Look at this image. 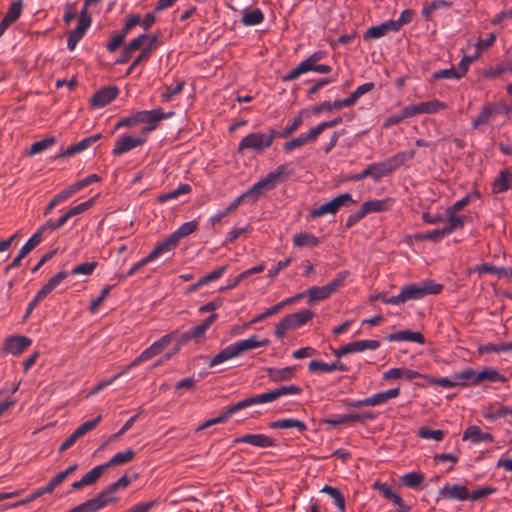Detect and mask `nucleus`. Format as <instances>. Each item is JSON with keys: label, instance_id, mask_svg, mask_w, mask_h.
<instances>
[{"label": "nucleus", "instance_id": "57", "mask_svg": "<svg viewBox=\"0 0 512 512\" xmlns=\"http://www.w3.org/2000/svg\"><path fill=\"white\" fill-rule=\"evenodd\" d=\"M101 415L82 423L74 432L79 438L83 437L86 433L92 431L100 423Z\"/></svg>", "mask_w": 512, "mask_h": 512}, {"label": "nucleus", "instance_id": "60", "mask_svg": "<svg viewBox=\"0 0 512 512\" xmlns=\"http://www.w3.org/2000/svg\"><path fill=\"white\" fill-rule=\"evenodd\" d=\"M433 80H440V79H456L459 80L460 73H457V70L454 67H450L447 69H441L433 72L432 74Z\"/></svg>", "mask_w": 512, "mask_h": 512}, {"label": "nucleus", "instance_id": "13", "mask_svg": "<svg viewBox=\"0 0 512 512\" xmlns=\"http://www.w3.org/2000/svg\"><path fill=\"white\" fill-rule=\"evenodd\" d=\"M31 344L32 340L26 336H11L6 339L4 350L12 355H19Z\"/></svg>", "mask_w": 512, "mask_h": 512}, {"label": "nucleus", "instance_id": "25", "mask_svg": "<svg viewBox=\"0 0 512 512\" xmlns=\"http://www.w3.org/2000/svg\"><path fill=\"white\" fill-rule=\"evenodd\" d=\"M177 332H171L164 336H162L159 340L155 341L144 351L151 359L156 355L160 354L167 346L171 344V342L176 338Z\"/></svg>", "mask_w": 512, "mask_h": 512}, {"label": "nucleus", "instance_id": "55", "mask_svg": "<svg viewBox=\"0 0 512 512\" xmlns=\"http://www.w3.org/2000/svg\"><path fill=\"white\" fill-rule=\"evenodd\" d=\"M350 275V272L347 270L340 271L336 274L335 278L326 284L331 291V293H335L339 288L343 287L346 279Z\"/></svg>", "mask_w": 512, "mask_h": 512}, {"label": "nucleus", "instance_id": "62", "mask_svg": "<svg viewBox=\"0 0 512 512\" xmlns=\"http://www.w3.org/2000/svg\"><path fill=\"white\" fill-rule=\"evenodd\" d=\"M42 241H43V238L40 236V233L35 232L19 250V251H21V255L26 256L30 251H32Z\"/></svg>", "mask_w": 512, "mask_h": 512}, {"label": "nucleus", "instance_id": "11", "mask_svg": "<svg viewBox=\"0 0 512 512\" xmlns=\"http://www.w3.org/2000/svg\"><path fill=\"white\" fill-rule=\"evenodd\" d=\"M147 141V136L143 134L137 135H123L116 139L114 148L112 149L113 156H120L137 147L142 146Z\"/></svg>", "mask_w": 512, "mask_h": 512}, {"label": "nucleus", "instance_id": "24", "mask_svg": "<svg viewBox=\"0 0 512 512\" xmlns=\"http://www.w3.org/2000/svg\"><path fill=\"white\" fill-rule=\"evenodd\" d=\"M500 112V107L496 104H489L483 107L479 115L472 121L473 128L492 122Z\"/></svg>", "mask_w": 512, "mask_h": 512}, {"label": "nucleus", "instance_id": "32", "mask_svg": "<svg viewBox=\"0 0 512 512\" xmlns=\"http://www.w3.org/2000/svg\"><path fill=\"white\" fill-rule=\"evenodd\" d=\"M294 247H317L320 244V240L314 234L309 232H300L293 236L292 239Z\"/></svg>", "mask_w": 512, "mask_h": 512}, {"label": "nucleus", "instance_id": "61", "mask_svg": "<svg viewBox=\"0 0 512 512\" xmlns=\"http://www.w3.org/2000/svg\"><path fill=\"white\" fill-rule=\"evenodd\" d=\"M54 143H55L54 137L45 138L40 141L34 142L30 148V155H35V154L41 153V152L45 151L46 149H48L50 146H52Z\"/></svg>", "mask_w": 512, "mask_h": 512}, {"label": "nucleus", "instance_id": "14", "mask_svg": "<svg viewBox=\"0 0 512 512\" xmlns=\"http://www.w3.org/2000/svg\"><path fill=\"white\" fill-rule=\"evenodd\" d=\"M439 496L449 500L464 501L469 498V491L463 485L446 484L439 490Z\"/></svg>", "mask_w": 512, "mask_h": 512}, {"label": "nucleus", "instance_id": "19", "mask_svg": "<svg viewBox=\"0 0 512 512\" xmlns=\"http://www.w3.org/2000/svg\"><path fill=\"white\" fill-rule=\"evenodd\" d=\"M462 440H469L474 444L480 442H493L494 436L491 433L483 432L477 425H470L464 431Z\"/></svg>", "mask_w": 512, "mask_h": 512}, {"label": "nucleus", "instance_id": "59", "mask_svg": "<svg viewBox=\"0 0 512 512\" xmlns=\"http://www.w3.org/2000/svg\"><path fill=\"white\" fill-rule=\"evenodd\" d=\"M423 481L424 476L418 472H409L402 477V482L409 488L418 487Z\"/></svg>", "mask_w": 512, "mask_h": 512}, {"label": "nucleus", "instance_id": "31", "mask_svg": "<svg viewBox=\"0 0 512 512\" xmlns=\"http://www.w3.org/2000/svg\"><path fill=\"white\" fill-rule=\"evenodd\" d=\"M89 27L90 25L88 23L78 22L76 28H74L68 33V50L73 51L76 48L78 42L84 37Z\"/></svg>", "mask_w": 512, "mask_h": 512}, {"label": "nucleus", "instance_id": "52", "mask_svg": "<svg viewBox=\"0 0 512 512\" xmlns=\"http://www.w3.org/2000/svg\"><path fill=\"white\" fill-rule=\"evenodd\" d=\"M105 470H107V465L102 464L95 466L82 477L83 483L86 486L94 484Z\"/></svg>", "mask_w": 512, "mask_h": 512}, {"label": "nucleus", "instance_id": "47", "mask_svg": "<svg viewBox=\"0 0 512 512\" xmlns=\"http://www.w3.org/2000/svg\"><path fill=\"white\" fill-rule=\"evenodd\" d=\"M374 87L375 84L373 82H367L358 86L348 97L345 98L346 103L349 107L354 105L360 97L373 90Z\"/></svg>", "mask_w": 512, "mask_h": 512}, {"label": "nucleus", "instance_id": "64", "mask_svg": "<svg viewBox=\"0 0 512 512\" xmlns=\"http://www.w3.org/2000/svg\"><path fill=\"white\" fill-rule=\"evenodd\" d=\"M21 12H22V2L15 1L10 5L4 18H6L9 22L13 23L20 17Z\"/></svg>", "mask_w": 512, "mask_h": 512}, {"label": "nucleus", "instance_id": "8", "mask_svg": "<svg viewBox=\"0 0 512 512\" xmlns=\"http://www.w3.org/2000/svg\"><path fill=\"white\" fill-rule=\"evenodd\" d=\"M327 53L323 50H318L312 53L309 57L301 61L295 68L290 70L282 77L283 82H289L297 79L304 73L313 71L318 62L326 57Z\"/></svg>", "mask_w": 512, "mask_h": 512}, {"label": "nucleus", "instance_id": "53", "mask_svg": "<svg viewBox=\"0 0 512 512\" xmlns=\"http://www.w3.org/2000/svg\"><path fill=\"white\" fill-rule=\"evenodd\" d=\"M185 85L184 81H179L175 85L166 86L165 90L161 94V99L163 102H169L173 99L174 96L181 93Z\"/></svg>", "mask_w": 512, "mask_h": 512}, {"label": "nucleus", "instance_id": "20", "mask_svg": "<svg viewBox=\"0 0 512 512\" xmlns=\"http://www.w3.org/2000/svg\"><path fill=\"white\" fill-rule=\"evenodd\" d=\"M388 32H398L393 24V20L385 21L379 25L371 26L364 34V40H374L385 36Z\"/></svg>", "mask_w": 512, "mask_h": 512}, {"label": "nucleus", "instance_id": "1", "mask_svg": "<svg viewBox=\"0 0 512 512\" xmlns=\"http://www.w3.org/2000/svg\"><path fill=\"white\" fill-rule=\"evenodd\" d=\"M292 173L293 171L289 169L287 164L277 166L273 171H270L265 177L234 199L226 209L229 213L234 211L246 198H253L254 201H257L262 194L274 189L279 183L289 178Z\"/></svg>", "mask_w": 512, "mask_h": 512}, {"label": "nucleus", "instance_id": "48", "mask_svg": "<svg viewBox=\"0 0 512 512\" xmlns=\"http://www.w3.org/2000/svg\"><path fill=\"white\" fill-rule=\"evenodd\" d=\"M473 272H477L478 274H496L499 278H506L507 277V269L504 267H496L491 264H481L476 265L473 269Z\"/></svg>", "mask_w": 512, "mask_h": 512}, {"label": "nucleus", "instance_id": "46", "mask_svg": "<svg viewBox=\"0 0 512 512\" xmlns=\"http://www.w3.org/2000/svg\"><path fill=\"white\" fill-rule=\"evenodd\" d=\"M198 228V222L196 220H192L189 222L183 223L179 226L174 232H172V236L179 242L182 238H185L192 233H194Z\"/></svg>", "mask_w": 512, "mask_h": 512}, {"label": "nucleus", "instance_id": "12", "mask_svg": "<svg viewBox=\"0 0 512 512\" xmlns=\"http://www.w3.org/2000/svg\"><path fill=\"white\" fill-rule=\"evenodd\" d=\"M234 444L247 443L259 448H269L274 446V439L265 434H245L234 439Z\"/></svg>", "mask_w": 512, "mask_h": 512}, {"label": "nucleus", "instance_id": "29", "mask_svg": "<svg viewBox=\"0 0 512 512\" xmlns=\"http://www.w3.org/2000/svg\"><path fill=\"white\" fill-rule=\"evenodd\" d=\"M271 429H292L295 428L299 432H304L307 429V425L304 421L294 418L278 419L269 423Z\"/></svg>", "mask_w": 512, "mask_h": 512}, {"label": "nucleus", "instance_id": "42", "mask_svg": "<svg viewBox=\"0 0 512 512\" xmlns=\"http://www.w3.org/2000/svg\"><path fill=\"white\" fill-rule=\"evenodd\" d=\"M321 492L326 493L328 496H330L333 499V502L335 506L340 510V512L346 511V504H345V498L341 491L338 488L325 485Z\"/></svg>", "mask_w": 512, "mask_h": 512}, {"label": "nucleus", "instance_id": "63", "mask_svg": "<svg viewBox=\"0 0 512 512\" xmlns=\"http://www.w3.org/2000/svg\"><path fill=\"white\" fill-rule=\"evenodd\" d=\"M444 431L432 430L429 428H421L418 431V436L422 439H433L435 441H441L444 438Z\"/></svg>", "mask_w": 512, "mask_h": 512}, {"label": "nucleus", "instance_id": "22", "mask_svg": "<svg viewBox=\"0 0 512 512\" xmlns=\"http://www.w3.org/2000/svg\"><path fill=\"white\" fill-rule=\"evenodd\" d=\"M389 342H414L418 344H424L425 338L422 333L418 331L400 330L395 333H391L387 336Z\"/></svg>", "mask_w": 512, "mask_h": 512}, {"label": "nucleus", "instance_id": "45", "mask_svg": "<svg viewBox=\"0 0 512 512\" xmlns=\"http://www.w3.org/2000/svg\"><path fill=\"white\" fill-rule=\"evenodd\" d=\"M135 456V452L133 449H127L125 451H121L116 453L107 463V469L112 466L124 465L130 462Z\"/></svg>", "mask_w": 512, "mask_h": 512}, {"label": "nucleus", "instance_id": "7", "mask_svg": "<svg viewBox=\"0 0 512 512\" xmlns=\"http://www.w3.org/2000/svg\"><path fill=\"white\" fill-rule=\"evenodd\" d=\"M400 394L399 388H392L386 391L376 393L370 397L360 400L345 399L343 405L346 408H360L365 406H379L387 403L389 400L398 397Z\"/></svg>", "mask_w": 512, "mask_h": 512}, {"label": "nucleus", "instance_id": "4", "mask_svg": "<svg viewBox=\"0 0 512 512\" xmlns=\"http://www.w3.org/2000/svg\"><path fill=\"white\" fill-rule=\"evenodd\" d=\"M276 138H278V131L274 129H269L266 133H249L239 142L237 152L242 153L244 151H249L256 154L262 153L272 146Z\"/></svg>", "mask_w": 512, "mask_h": 512}, {"label": "nucleus", "instance_id": "40", "mask_svg": "<svg viewBox=\"0 0 512 512\" xmlns=\"http://www.w3.org/2000/svg\"><path fill=\"white\" fill-rule=\"evenodd\" d=\"M191 191H192V187L187 183H183V184H180L176 189H174L168 193L160 194L157 197V202L160 204H163L169 200H175L178 197H180L181 195L189 194Z\"/></svg>", "mask_w": 512, "mask_h": 512}, {"label": "nucleus", "instance_id": "5", "mask_svg": "<svg viewBox=\"0 0 512 512\" xmlns=\"http://www.w3.org/2000/svg\"><path fill=\"white\" fill-rule=\"evenodd\" d=\"M443 290V285L434 280H425L419 283H412L402 287L405 302L409 300L422 299L427 295H437Z\"/></svg>", "mask_w": 512, "mask_h": 512}, {"label": "nucleus", "instance_id": "33", "mask_svg": "<svg viewBox=\"0 0 512 512\" xmlns=\"http://www.w3.org/2000/svg\"><path fill=\"white\" fill-rule=\"evenodd\" d=\"M347 345L346 352L349 354L363 352L365 350H376L380 347V342L377 340H357L354 342H350Z\"/></svg>", "mask_w": 512, "mask_h": 512}, {"label": "nucleus", "instance_id": "54", "mask_svg": "<svg viewBox=\"0 0 512 512\" xmlns=\"http://www.w3.org/2000/svg\"><path fill=\"white\" fill-rule=\"evenodd\" d=\"M275 400L279 399L283 396L288 395H299L301 393V388L297 385H287V386H279L277 388L272 389Z\"/></svg>", "mask_w": 512, "mask_h": 512}, {"label": "nucleus", "instance_id": "23", "mask_svg": "<svg viewBox=\"0 0 512 512\" xmlns=\"http://www.w3.org/2000/svg\"><path fill=\"white\" fill-rule=\"evenodd\" d=\"M177 246L178 241L170 234L154 247L148 257L151 261H154L158 257L173 251Z\"/></svg>", "mask_w": 512, "mask_h": 512}, {"label": "nucleus", "instance_id": "30", "mask_svg": "<svg viewBox=\"0 0 512 512\" xmlns=\"http://www.w3.org/2000/svg\"><path fill=\"white\" fill-rule=\"evenodd\" d=\"M217 320V314L212 313L208 316L201 324L189 329L193 340L197 343L203 341L205 339V334L207 330L211 327V325Z\"/></svg>", "mask_w": 512, "mask_h": 512}, {"label": "nucleus", "instance_id": "35", "mask_svg": "<svg viewBox=\"0 0 512 512\" xmlns=\"http://www.w3.org/2000/svg\"><path fill=\"white\" fill-rule=\"evenodd\" d=\"M239 357L233 343L226 346L219 353H217L209 362V367L217 366L225 361Z\"/></svg>", "mask_w": 512, "mask_h": 512}, {"label": "nucleus", "instance_id": "38", "mask_svg": "<svg viewBox=\"0 0 512 512\" xmlns=\"http://www.w3.org/2000/svg\"><path fill=\"white\" fill-rule=\"evenodd\" d=\"M365 215L370 213H377L386 211L390 208V200L389 199H373L364 202L361 205Z\"/></svg>", "mask_w": 512, "mask_h": 512}, {"label": "nucleus", "instance_id": "51", "mask_svg": "<svg viewBox=\"0 0 512 512\" xmlns=\"http://www.w3.org/2000/svg\"><path fill=\"white\" fill-rule=\"evenodd\" d=\"M243 401H244L245 407L247 408V407H250V406L256 405V404H265V403L273 402V401H275V397H274L273 391L270 390V391H267V392H264V393H261L258 395H254L252 397L245 398V399H243Z\"/></svg>", "mask_w": 512, "mask_h": 512}, {"label": "nucleus", "instance_id": "26", "mask_svg": "<svg viewBox=\"0 0 512 512\" xmlns=\"http://www.w3.org/2000/svg\"><path fill=\"white\" fill-rule=\"evenodd\" d=\"M318 135L315 132L314 128H311L308 133H302L298 137L286 142L283 145V149L286 152H291L301 146L305 145L308 142L315 141Z\"/></svg>", "mask_w": 512, "mask_h": 512}, {"label": "nucleus", "instance_id": "37", "mask_svg": "<svg viewBox=\"0 0 512 512\" xmlns=\"http://www.w3.org/2000/svg\"><path fill=\"white\" fill-rule=\"evenodd\" d=\"M454 378L457 386L467 387L477 385V380L475 379L476 371L472 368H467L458 373H455Z\"/></svg>", "mask_w": 512, "mask_h": 512}, {"label": "nucleus", "instance_id": "49", "mask_svg": "<svg viewBox=\"0 0 512 512\" xmlns=\"http://www.w3.org/2000/svg\"><path fill=\"white\" fill-rule=\"evenodd\" d=\"M343 107H349L345 98L334 102L324 101L313 108V114L318 115L325 111L339 110Z\"/></svg>", "mask_w": 512, "mask_h": 512}, {"label": "nucleus", "instance_id": "56", "mask_svg": "<svg viewBox=\"0 0 512 512\" xmlns=\"http://www.w3.org/2000/svg\"><path fill=\"white\" fill-rule=\"evenodd\" d=\"M448 235L449 234L447 233L446 229L443 227L422 233L418 236V239L438 242Z\"/></svg>", "mask_w": 512, "mask_h": 512}, {"label": "nucleus", "instance_id": "10", "mask_svg": "<svg viewBox=\"0 0 512 512\" xmlns=\"http://www.w3.org/2000/svg\"><path fill=\"white\" fill-rule=\"evenodd\" d=\"M250 0H243L244 4L249 3ZM228 8L233 11H242V17L240 22L246 27L256 26L264 21V13L260 8L249 10L246 7H241L240 0H231L228 4Z\"/></svg>", "mask_w": 512, "mask_h": 512}, {"label": "nucleus", "instance_id": "41", "mask_svg": "<svg viewBox=\"0 0 512 512\" xmlns=\"http://www.w3.org/2000/svg\"><path fill=\"white\" fill-rule=\"evenodd\" d=\"M305 294L308 296L309 303L328 299L332 295L327 285L310 287Z\"/></svg>", "mask_w": 512, "mask_h": 512}, {"label": "nucleus", "instance_id": "6", "mask_svg": "<svg viewBox=\"0 0 512 512\" xmlns=\"http://www.w3.org/2000/svg\"><path fill=\"white\" fill-rule=\"evenodd\" d=\"M174 111L164 112L161 108L153 110H142L135 113L136 123L145 124L139 134L147 136V133L156 129L158 124L164 120L172 117Z\"/></svg>", "mask_w": 512, "mask_h": 512}, {"label": "nucleus", "instance_id": "44", "mask_svg": "<svg viewBox=\"0 0 512 512\" xmlns=\"http://www.w3.org/2000/svg\"><path fill=\"white\" fill-rule=\"evenodd\" d=\"M421 114H436L447 108V104L440 100L434 99L426 102L418 103Z\"/></svg>", "mask_w": 512, "mask_h": 512}, {"label": "nucleus", "instance_id": "18", "mask_svg": "<svg viewBox=\"0 0 512 512\" xmlns=\"http://www.w3.org/2000/svg\"><path fill=\"white\" fill-rule=\"evenodd\" d=\"M296 367L287 366L283 368L268 367L266 368L267 376L271 382L279 383L291 380L295 376Z\"/></svg>", "mask_w": 512, "mask_h": 512}, {"label": "nucleus", "instance_id": "17", "mask_svg": "<svg viewBox=\"0 0 512 512\" xmlns=\"http://www.w3.org/2000/svg\"><path fill=\"white\" fill-rule=\"evenodd\" d=\"M117 95L118 89L116 87H105L93 95L91 103L94 107L102 108L111 103L117 97Z\"/></svg>", "mask_w": 512, "mask_h": 512}, {"label": "nucleus", "instance_id": "34", "mask_svg": "<svg viewBox=\"0 0 512 512\" xmlns=\"http://www.w3.org/2000/svg\"><path fill=\"white\" fill-rule=\"evenodd\" d=\"M314 317V313L311 310L305 309L292 314L286 315L292 329L299 328L305 325Z\"/></svg>", "mask_w": 512, "mask_h": 512}, {"label": "nucleus", "instance_id": "16", "mask_svg": "<svg viewBox=\"0 0 512 512\" xmlns=\"http://www.w3.org/2000/svg\"><path fill=\"white\" fill-rule=\"evenodd\" d=\"M308 370L311 373H330L333 371H342L345 372L348 370L347 366L341 363L339 360H336L332 363H326L319 360H312L308 364Z\"/></svg>", "mask_w": 512, "mask_h": 512}, {"label": "nucleus", "instance_id": "15", "mask_svg": "<svg viewBox=\"0 0 512 512\" xmlns=\"http://www.w3.org/2000/svg\"><path fill=\"white\" fill-rule=\"evenodd\" d=\"M269 343L270 341L268 339H260L257 335H252L247 339L238 340L233 344L238 353V356H240L249 350L259 347H266L269 345Z\"/></svg>", "mask_w": 512, "mask_h": 512}, {"label": "nucleus", "instance_id": "39", "mask_svg": "<svg viewBox=\"0 0 512 512\" xmlns=\"http://www.w3.org/2000/svg\"><path fill=\"white\" fill-rule=\"evenodd\" d=\"M477 385L482 381L489 382H506L507 378L500 374L495 368H486L480 372H476Z\"/></svg>", "mask_w": 512, "mask_h": 512}, {"label": "nucleus", "instance_id": "21", "mask_svg": "<svg viewBox=\"0 0 512 512\" xmlns=\"http://www.w3.org/2000/svg\"><path fill=\"white\" fill-rule=\"evenodd\" d=\"M101 137H102L101 133H97V134L91 135L89 137H86V138L80 140L78 143L69 146L66 150H64L61 153L60 156L61 157H70L77 153H80V152L88 149L90 146H92L98 140H100Z\"/></svg>", "mask_w": 512, "mask_h": 512}, {"label": "nucleus", "instance_id": "27", "mask_svg": "<svg viewBox=\"0 0 512 512\" xmlns=\"http://www.w3.org/2000/svg\"><path fill=\"white\" fill-rule=\"evenodd\" d=\"M512 188V172L504 169L500 171L498 176L492 183V192L494 194H499L507 191Z\"/></svg>", "mask_w": 512, "mask_h": 512}, {"label": "nucleus", "instance_id": "28", "mask_svg": "<svg viewBox=\"0 0 512 512\" xmlns=\"http://www.w3.org/2000/svg\"><path fill=\"white\" fill-rule=\"evenodd\" d=\"M421 376L422 375L418 371L407 368H391L383 373V379L385 380L404 378L411 381L416 378H420Z\"/></svg>", "mask_w": 512, "mask_h": 512}, {"label": "nucleus", "instance_id": "50", "mask_svg": "<svg viewBox=\"0 0 512 512\" xmlns=\"http://www.w3.org/2000/svg\"><path fill=\"white\" fill-rule=\"evenodd\" d=\"M480 197H481L480 192L478 190H474V191L466 194L463 198L456 201L452 206L448 207L447 209L451 210V212H459L465 206H467L469 203L480 199Z\"/></svg>", "mask_w": 512, "mask_h": 512}, {"label": "nucleus", "instance_id": "3", "mask_svg": "<svg viewBox=\"0 0 512 512\" xmlns=\"http://www.w3.org/2000/svg\"><path fill=\"white\" fill-rule=\"evenodd\" d=\"M415 157V151H401L381 162H374L367 166L369 175L375 181L391 174L407 161Z\"/></svg>", "mask_w": 512, "mask_h": 512}, {"label": "nucleus", "instance_id": "2", "mask_svg": "<svg viewBox=\"0 0 512 512\" xmlns=\"http://www.w3.org/2000/svg\"><path fill=\"white\" fill-rule=\"evenodd\" d=\"M130 482L131 480L126 475H123L116 482L110 484L107 488L98 493L94 498L73 507L68 512H97L106 506L117 502V490H124L128 487Z\"/></svg>", "mask_w": 512, "mask_h": 512}, {"label": "nucleus", "instance_id": "36", "mask_svg": "<svg viewBox=\"0 0 512 512\" xmlns=\"http://www.w3.org/2000/svg\"><path fill=\"white\" fill-rule=\"evenodd\" d=\"M446 216H447V224L444 226L447 233L450 235L456 230H459L463 228L465 222H466V216L464 215H457V212H451V210H446Z\"/></svg>", "mask_w": 512, "mask_h": 512}, {"label": "nucleus", "instance_id": "43", "mask_svg": "<svg viewBox=\"0 0 512 512\" xmlns=\"http://www.w3.org/2000/svg\"><path fill=\"white\" fill-rule=\"evenodd\" d=\"M157 37L152 36L150 39V43L147 47L142 49L141 53L136 57V59L132 62V64L129 66V68L126 71V75H129L133 72V70L141 63V62H147L151 56V52L153 49V44L156 42Z\"/></svg>", "mask_w": 512, "mask_h": 512}, {"label": "nucleus", "instance_id": "9", "mask_svg": "<svg viewBox=\"0 0 512 512\" xmlns=\"http://www.w3.org/2000/svg\"><path fill=\"white\" fill-rule=\"evenodd\" d=\"M354 203H356V201L352 199V196L349 193H343L320 205L318 208L313 209L310 212V216L312 218H318L326 214L334 215L339 211L341 207L349 206L350 204Z\"/></svg>", "mask_w": 512, "mask_h": 512}, {"label": "nucleus", "instance_id": "58", "mask_svg": "<svg viewBox=\"0 0 512 512\" xmlns=\"http://www.w3.org/2000/svg\"><path fill=\"white\" fill-rule=\"evenodd\" d=\"M98 266L97 261L85 262L75 266L71 270L72 275H91L96 267Z\"/></svg>", "mask_w": 512, "mask_h": 512}]
</instances>
